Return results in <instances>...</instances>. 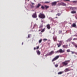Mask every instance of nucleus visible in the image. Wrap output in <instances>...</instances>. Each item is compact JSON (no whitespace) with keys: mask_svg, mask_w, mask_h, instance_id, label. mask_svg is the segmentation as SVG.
Wrapping results in <instances>:
<instances>
[{"mask_svg":"<svg viewBox=\"0 0 77 77\" xmlns=\"http://www.w3.org/2000/svg\"><path fill=\"white\" fill-rule=\"evenodd\" d=\"M36 48H34V49L35 50H36Z\"/></svg>","mask_w":77,"mask_h":77,"instance_id":"obj_41","label":"nucleus"},{"mask_svg":"<svg viewBox=\"0 0 77 77\" xmlns=\"http://www.w3.org/2000/svg\"><path fill=\"white\" fill-rule=\"evenodd\" d=\"M76 18L77 19V18Z\"/></svg>","mask_w":77,"mask_h":77,"instance_id":"obj_51","label":"nucleus"},{"mask_svg":"<svg viewBox=\"0 0 77 77\" xmlns=\"http://www.w3.org/2000/svg\"><path fill=\"white\" fill-rule=\"evenodd\" d=\"M32 17L33 18H36V12L35 14H33L32 15Z\"/></svg>","mask_w":77,"mask_h":77,"instance_id":"obj_7","label":"nucleus"},{"mask_svg":"<svg viewBox=\"0 0 77 77\" xmlns=\"http://www.w3.org/2000/svg\"><path fill=\"white\" fill-rule=\"evenodd\" d=\"M47 28L48 29H50V26L49 24H48L47 26Z\"/></svg>","mask_w":77,"mask_h":77,"instance_id":"obj_12","label":"nucleus"},{"mask_svg":"<svg viewBox=\"0 0 77 77\" xmlns=\"http://www.w3.org/2000/svg\"><path fill=\"white\" fill-rule=\"evenodd\" d=\"M28 0V1H29V0Z\"/></svg>","mask_w":77,"mask_h":77,"instance_id":"obj_49","label":"nucleus"},{"mask_svg":"<svg viewBox=\"0 0 77 77\" xmlns=\"http://www.w3.org/2000/svg\"><path fill=\"white\" fill-rule=\"evenodd\" d=\"M41 8L42 9H44L45 8V7H44V6H42L41 7Z\"/></svg>","mask_w":77,"mask_h":77,"instance_id":"obj_22","label":"nucleus"},{"mask_svg":"<svg viewBox=\"0 0 77 77\" xmlns=\"http://www.w3.org/2000/svg\"><path fill=\"white\" fill-rule=\"evenodd\" d=\"M62 43V41H60V44H61V43Z\"/></svg>","mask_w":77,"mask_h":77,"instance_id":"obj_38","label":"nucleus"},{"mask_svg":"<svg viewBox=\"0 0 77 77\" xmlns=\"http://www.w3.org/2000/svg\"><path fill=\"white\" fill-rule=\"evenodd\" d=\"M31 8H34V6L33 5H31Z\"/></svg>","mask_w":77,"mask_h":77,"instance_id":"obj_24","label":"nucleus"},{"mask_svg":"<svg viewBox=\"0 0 77 77\" xmlns=\"http://www.w3.org/2000/svg\"><path fill=\"white\" fill-rule=\"evenodd\" d=\"M36 20H38V19H37Z\"/></svg>","mask_w":77,"mask_h":77,"instance_id":"obj_47","label":"nucleus"},{"mask_svg":"<svg viewBox=\"0 0 77 77\" xmlns=\"http://www.w3.org/2000/svg\"><path fill=\"white\" fill-rule=\"evenodd\" d=\"M50 2H45V3H49Z\"/></svg>","mask_w":77,"mask_h":77,"instance_id":"obj_28","label":"nucleus"},{"mask_svg":"<svg viewBox=\"0 0 77 77\" xmlns=\"http://www.w3.org/2000/svg\"><path fill=\"white\" fill-rule=\"evenodd\" d=\"M44 41H47V39L46 38H45L43 39Z\"/></svg>","mask_w":77,"mask_h":77,"instance_id":"obj_25","label":"nucleus"},{"mask_svg":"<svg viewBox=\"0 0 77 77\" xmlns=\"http://www.w3.org/2000/svg\"><path fill=\"white\" fill-rule=\"evenodd\" d=\"M30 35H28V38H30Z\"/></svg>","mask_w":77,"mask_h":77,"instance_id":"obj_40","label":"nucleus"},{"mask_svg":"<svg viewBox=\"0 0 77 77\" xmlns=\"http://www.w3.org/2000/svg\"><path fill=\"white\" fill-rule=\"evenodd\" d=\"M73 3H77V1H73Z\"/></svg>","mask_w":77,"mask_h":77,"instance_id":"obj_30","label":"nucleus"},{"mask_svg":"<svg viewBox=\"0 0 77 77\" xmlns=\"http://www.w3.org/2000/svg\"><path fill=\"white\" fill-rule=\"evenodd\" d=\"M39 48V46H38L37 47V48H36V49H38Z\"/></svg>","mask_w":77,"mask_h":77,"instance_id":"obj_33","label":"nucleus"},{"mask_svg":"<svg viewBox=\"0 0 77 77\" xmlns=\"http://www.w3.org/2000/svg\"><path fill=\"white\" fill-rule=\"evenodd\" d=\"M55 67H57V66H58V65L57 64H56L55 65Z\"/></svg>","mask_w":77,"mask_h":77,"instance_id":"obj_26","label":"nucleus"},{"mask_svg":"<svg viewBox=\"0 0 77 77\" xmlns=\"http://www.w3.org/2000/svg\"><path fill=\"white\" fill-rule=\"evenodd\" d=\"M53 11H51V12H53Z\"/></svg>","mask_w":77,"mask_h":77,"instance_id":"obj_48","label":"nucleus"},{"mask_svg":"<svg viewBox=\"0 0 77 77\" xmlns=\"http://www.w3.org/2000/svg\"><path fill=\"white\" fill-rule=\"evenodd\" d=\"M41 5L40 4H38V5H37V6L36 7L37 8H39V6H41Z\"/></svg>","mask_w":77,"mask_h":77,"instance_id":"obj_13","label":"nucleus"},{"mask_svg":"<svg viewBox=\"0 0 77 77\" xmlns=\"http://www.w3.org/2000/svg\"><path fill=\"white\" fill-rule=\"evenodd\" d=\"M76 36H77V35H76Z\"/></svg>","mask_w":77,"mask_h":77,"instance_id":"obj_50","label":"nucleus"},{"mask_svg":"<svg viewBox=\"0 0 77 77\" xmlns=\"http://www.w3.org/2000/svg\"><path fill=\"white\" fill-rule=\"evenodd\" d=\"M72 26L74 27H76V25L75 23H73L72 25Z\"/></svg>","mask_w":77,"mask_h":77,"instance_id":"obj_15","label":"nucleus"},{"mask_svg":"<svg viewBox=\"0 0 77 77\" xmlns=\"http://www.w3.org/2000/svg\"><path fill=\"white\" fill-rule=\"evenodd\" d=\"M56 3H57V2H55L52 3V6H55L56 5Z\"/></svg>","mask_w":77,"mask_h":77,"instance_id":"obj_6","label":"nucleus"},{"mask_svg":"<svg viewBox=\"0 0 77 77\" xmlns=\"http://www.w3.org/2000/svg\"><path fill=\"white\" fill-rule=\"evenodd\" d=\"M60 5H62V6H66V4H65L63 2H61L60 3Z\"/></svg>","mask_w":77,"mask_h":77,"instance_id":"obj_8","label":"nucleus"},{"mask_svg":"<svg viewBox=\"0 0 77 77\" xmlns=\"http://www.w3.org/2000/svg\"><path fill=\"white\" fill-rule=\"evenodd\" d=\"M71 52H72V54H74L75 53V52L74 51H71Z\"/></svg>","mask_w":77,"mask_h":77,"instance_id":"obj_34","label":"nucleus"},{"mask_svg":"<svg viewBox=\"0 0 77 77\" xmlns=\"http://www.w3.org/2000/svg\"><path fill=\"white\" fill-rule=\"evenodd\" d=\"M71 13L72 14H75V13H76V11H73L71 12Z\"/></svg>","mask_w":77,"mask_h":77,"instance_id":"obj_18","label":"nucleus"},{"mask_svg":"<svg viewBox=\"0 0 77 77\" xmlns=\"http://www.w3.org/2000/svg\"><path fill=\"white\" fill-rule=\"evenodd\" d=\"M37 53L38 55H40L41 54V52H40V51L39 50L37 51Z\"/></svg>","mask_w":77,"mask_h":77,"instance_id":"obj_11","label":"nucleus"},{"mask_svg":"<svg viewBox=\"0 0 77 77\" xmlns=\"http://www.w3.org/2000/svg\"><path fill=\"white\" fill-rule=\"evenodd\" d=\"M40 30H39V31H40Z\"/></svg>","mask_w":77,"mask_h":77,"instance_id":"obj_52","label":"nucleus"},{"mask_svg":"<svg viewBox=\"0 0 77 77\" xmlns=\"http://www.w3.org/2000/svg\"><path fill=\"white\" fill-rule=\"evenodd\" d=\"M57 45H58V47H60L61 45V44L60 43L59 44H57Z\"/></svg>","mask_w":77,"mask_h":77,"instance_id":"obj_16","label":"nucleus"},{"mask_svg":"<svg viewBox=\"0 0 77 77\" xmlns=\"http://www.w3.org/2000/svg\"><path fill=\"white\" fill-rule=\"evenodd\" d=\"M59 57V56H56L55 58H54V59L52 60V61L53 62H54V60H57V59H58Z\"/></svg>","mask_w":77,"mask_h":77,"instance_id":"obj_4","label":"nucleus"},{"mask_svg":"<svg viewBox=\"0 0 77 77\" xmlns=\"http://www.w3.org/2000/svg\"><path fill=\"white\" fill-rule=\"evenodd\" d=\"M22 45H23V42H22Z\"/></svg>","mask_w":77,"mask_h":77,"instance_id":"obj_46","label":"nucleus"},{"mask_svg":"<svg viewBox=\"0 0 77 77\" xmlns=\"http://www.w3.org/2000/svg\"><path fill=\"white\" fill-rule=\"evenodd\" d=\"M53 39L54 41H57V37L55 35H54L53 37Z\"/></svg>","mask_w":77,"mask_h":77,"instance_id":"obj_5","label":"nucleus"},{"mask_svg":"<svg viewBox=\"0 0 77 77\" xmlns=\"http://www.w3.org/2000/svg\"><path fill=\"white\" fill-rule=\"evenodd\" d=\"M44 29H43L42 30V32H44Z\"/></svg>","mask_w":77,"mask_h":77,"instance_id":"obj_36","label":"nucleus"},{"mask_svg":"<svg viewBox=\"0 0 77 77\" xmlns=\"http://www.w3.org/2000/svg\"><path fill=\"white\" fill-rule=\"evenodd\" d=\"M71 10H72V11H75V9H76V8H70Z\"/></svg>","mask_w":77,"mask_h":77,"instance_id":"obj_10","label":"nucleus"},{"mask_svg":"<svg viewBox=\"0 0 77 77\" xmlns=\"http://www.w3.org/2000/svg\"><path fill=\"white\" fill-rule=\"evenodd\" d=\"M70 51V50L68 49L67 50V52H69Z\"/></svg>","mask_w":77,"mask_h":77,"instance_id":"obj_32","label":"nucleus"},{"mask_svg":"<svg viewBox=\"0 0 77 77\" xmlns=\"http://www.w3.org/2000/svg\"><path fill=\"white\" fill-rule=\"evenodd\" d=\"M56 15H58V16H60V14H59V13H58L57 14H56Z\"/></svg>","mask_w":77,"mask_h":77,"instance_id":"obj_29","label":"nucleus"},{"mask_svg":"<svg viewBox=\"0 0 77 77\" xmlns=\"http://www.w3.org/2000/svg\"><path fill=\"white\" fill-rule=\"evenodd\" d=\"M64 1H66V2H69V0H63Z\"/></svg>","mask_w":77,"mask_h":77,"instance_id":"obj_35","label":"nucleus"},{"mask_svg":"<svg viewBox=\"0 0 77 77\" xmlns=\"http://www.w3.org/2000/svg\"><path fill=\"white\" fill-rule=\"evenodd\" d=\"M42 39H41L40 40H39V43H41V42H42Z\"/></svg>","mask_w":77,"mask_h":77,"instance_id":"obj_23","label":"nucleus"},{"mask_svg":"<svg viewBox=\"0 0 77 77\" xmlns=\"http://www.w3.org/2000/svg\"><path fill=\"white\" fill-rule=\"evenodd\" d=\"M72 40V38H69L68 40L67 41V42H68V41H71Z\"/></svg>","mask_w":77,"mask_h":77,"instance_id":"obj_17","label":"nucleus"},{"mask_svg":"<svg viewBox=\"0 0 77 77\" xmlns=\"http://www.w3.org/2000/svg\"><path fill=\"white\" fill-rule=\"evenodd\" d=\"M63 72H61L58 73V74H62Z\"/></svg>","mask_w":77,"mask_h":77,"instance_id":"obj_19","label":"nucleus"},{"mask_svg":"<svg viewBox=\"0 0 77 77\" xmlns=\"http://www.w3.org/2000/svg\"><path fill=\"white\" fill-rule=\"evenodd\" d=\"M57 18V17H56L54 18Z\"/></svg>","mask_w":77,"mask_h":77,"instance_id":"obj_45","label":"nucleus"},{"mask_svg":"<svg viewBox=\"0 0 77 77\" xmlns=\"http://www.w3.org/2000/svg\"><path fill=\"white\" fill-rule=\"evenodd\" d=\"M62 33V31H59V33Z\"/></svg>","mask_w":77,"mask_h":77,"instance_id":"obj_37","label":"nucleus"},{"mask_svg":"<svg viewBox=\"0 0 77 77\" xmlns=\"http://www.w3.org/2000/svg\"><path fill=\"white\" fill-rule=\"evenodd\" d=\"M65 50H62V49H60L56 52V53H65Z\"/></svg>","mask_w":77,"mask_h":77,"instance_id":"obj_3","label":"nucleus"},{"mask_svg":"<svg viewBox=\"0 0 77 77\" xmlns=\"http://www.w3.org/2000/svg\"><path fill=\"white\" fill-rule=\"evenodd\" d=\"M31 3L32 4V5H35V3L32 2H31Z\"/></svg>","mask_w":77,"mask_h":77,"instance_id":"obj_39","label":"nucleus"},{"mask_svg":"<svg viewBox=\"0 0 77 77\" xmlns=\"http://www.w3.org/2000/svg\"><path fill=\"white\" fill-rule=\"evenodd\" d=\"M36 26H38L37 25H36V24H35L34 25V27H36Z\"/></svg>","mask_w":77,"mask_h":77,"instance_id":"obj_31","label":"nucleus"},{"mask_svg":"<svg viewBox=\"0 0 77 77\" xmlns=\"http://www.w3.org/2000/svg\"><path fill=\"white\" fill-rule=\"evenodd\" d=\"M45 8H46V9H48V8H49V6H47V5H45Z\"/></svg>","mask_w":77,"mask_h":77,"instance_id":"obj_20","label":"nucleus"},{"mask_svg":"<svg viewBox=\"0 0 77 77\" xmlns=\"http://www.w3.org/2000/svg\"><path fill=\"white\" fill-rule=\"evenodd\" d=\"M38 17L41 18H45V16L44 14L42 13H40Z\"/></svg>","mask_w":77,"mask_h":77,"instance_id":"obj_1","label":"nucleus"},{"mask_svg":"<svg viewBox=\"0 0 77 77\" xmlns=\"http://www.w3.org/2000/svg\"><path fill=\"white\" fill-rule=\"evenodd\" d=\"M70 61V60H66L65 62H62V65H65L66 66V65H68V62H69Z\"/></svg>","mask_w":77,"mask_h":77,"instance_id":"obj_2","label":"nucleus"},{"mask_svg":"<svg viewBox=\"0 0 77 77\" xmlns=\"http://www.w3.org/2000/svg\"><path fill=\"white\" fill-rule=\"evenodd\" d=\"M43 27V26L42 25H41L40 26L39 28H41Z\"/></svg>","mask_w":77,"mask_h":77,"instance_id":"obj_27","label":"nucleus"},{"mask_svg":"<svg viewBox=\"0 0 77 77\" xmlns=\"http://www.w3.org/2000/svg\"><path fill=\"white\" fill-rule=\"evenodd\" d=\"M75 47L77 48V45H75Z\"/></svg>","mask_w":77,"mask_h":77,"instance_id":"obj_42","label":"nucleus"},{"mask_svg":"<svg viewBox=\"0 0 77 77\" xmlns=\"http://www.w3.org/2000/svg\"><path fill=\"white\" fill-rule=\"evenodd\" d=\"M74 42H72V44H74Z\"/></svg>","mask_w":77,"mask_h":77,"instance_id":"obj_44","label":"nucleus"},{"mask_svg":"<svg viewBox=\"0 0 77 77\" xmlns=\"http://www.w3.org/2000/svg\"><path fill=\"white\" fill-rule=\"evenodd\" d=\"M53 53H54V51H52L49 53L48 55H51V54H53Z\"/></svg>","mask_w":77,"mask_h":77,"instance_id":"obj_9","label":"nucleus"},{"mask_svg":"<svg viewBox=\"0 0 77 77\" xmlns=\"http://www.w3.org/2000/svg\"><path fill=\"white\" fill-rule=\"evenodd\" d=\"M75 39H76V38H74L73 39V40H75Z\"/></svg>","mask_w":77,"mask_h":77,"instance_id":"obj_43","label":"nucleus"},{"mask_svg":"<svg viewBox=\"0 0 77 77\" xmlns=\"http://www.w3.org/2000/svg\"><path fill=\"white\" fill-rule=\"evenodd\" d=\"M69 71V69H66L65 70V71L66 72H67V71Z\"/></svg>","mask_w":77,"mask_h":77,"instance_id":"obj_21","label":"nucleus"},{"mask_svg":"<svg viewBox=\"0 0 77 77\" xmlns=\"http://www.w3.org/2000/svg\"><path fill=\"white\" fill-rule=\"evenodd\" d=\"M63 47L64 48H68V45H63Z\"/></svg>","mask_w":77,"mask_h":77,"instance_id":"obj_14","label":"nucleus"}]
</instances>
